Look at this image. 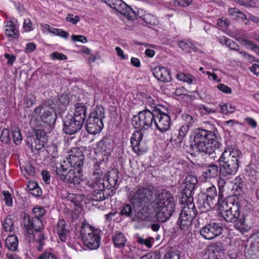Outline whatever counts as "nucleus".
<instances>
[{
    "instance_id": "obj_1",
    "label": "nucleus",
    "mask_w": 259,
    "mask_h": 259,
    "mask_svg": "<svg viewBox=\"0 0 259 259\" xmlns=\"http://www.w3.org/2000/svg\"><path fill=\"white\" fill-rule=\"evenodd\" d=\"M84 156L81 150L74 148L67 158L56 166V172L58 178L65 183L77 185L83 180L82 166Z\"/></svg>"
},
{
    "instance_id": "obj_2",
    "label": "nucleus",
    "mask_w": 259,
    "mask_h": 259,
    "mask_svg": "<svg viewBox=\"0 0 259 259\" xmlns=\"http://www.w3.org/2000/svg\"><path fill=\"white\" fill-rule=\"evenodd\" d=\"M155 119V109L151 112L144 110L139 112L138 115H134L132 119V124L135 128L140 130L133 133L131 139V144L133 151L138 155L145 153L148 148L143 145L142 131L152 128Z\"/></svg>"
},
{
    "instance_id": "obj_3",
    "label": "nucleus",
    "mask_w": 259,
    "mask_h": 259,
    "mask_svg": "<svg viewBox=\"0 0 259 259\" xmlns=\"http://www.w3.org/2000/svg\"><path fill=\"white\" fill-rule=\"evenodd\" d=\"M151 205L154 209L156 220L163 223L171 216L176 204L173 195L169 192L163 191L157 195Z\"/></svg>"
},
{
    "instance_id": "obj_4",
    "label": "nucleus",
    "mask_w": 259,
    "mask_h": 259,
    "mask_svg": "<svg viewBox=\"0 0 259 259\" xmlns=\"http://www.w3.org/2000/svg\"><path fill=\"white\" fill-rule=\"evenodd\" d=\"M234 198H228L222 204L223 217L226 222L235 223L234 227L239 231L242 233L247 232L250 229V227L246 224L244 217L239 218L240 216V204Z\"/></svg>"
},
{
    "instance_id": "obj_5",
    "label": "nucleus",
    "mask_w": 259,
    "mask_h": 259,
    "mask_svg": "<svg viewBox=\"0 0 259 259\" xmlns=\"http://www.w3.org/2000/svg\"><path fill=\"white\" fill-rule=\"evenodd\" d=\"M194 142L197 150L204 154H212L220 146L214 133L201 128L194 131Z\"/></svg>"
},
{
    "instance_id": "obj_6",
    "label": "nucleus",
    "mask_w": 259,
    "mask_h": 259,
    "mask_svg": "<svg viewBox=\"0 0 259 259\" xmlns=\"http://www.w3.org/2000/svg\"><path fill=\"white\" fill-rule=\"evenodd\" d=\"M240 152L237 149H226L218 160L220 173L227 178L236 174L239 167L238 158Z\"/></svg>"
},
{
    "instance_id": "obj_7",
    "label": "nucleus",
    "mask_w": 259,
    "mask_h": 259,
    "mask_svg": "<svg viewBox=\"0 0 259 259\" xmlns=\"http://www.w3.org/2000/svg\"><path fill=\"white\" fill-rule=\"evenodd\" d=\"M102 232L88 224H83L81 235L84 245L90 250L98 249L100 245Z\"/></svg>"
},
{
    "instance_id": "obj_8",
    "label": "nucleus",
    "mask_w": 259,
    "mask_h": 259,
    "mask_svg": "<svg viewBox=\"0 0 259 259\" xmlns=\"http://www.w3.org/2000/svg\"><path fill=\"white\" fill-rule=\"evenodd\" d=\"M153 191L149 188L138 187L135 192L130 193L128 200L134 207H138L148 204L153 198Z\"/></svg>"
},
{
    "instance_id": "obj_9",
    "label": "nucleus",
    "mask_w": 259,
    "mask_h": 259,
    "mask_svg": "<svg viewBox=\"0 0 259 259\" xmlns=\"http://www.w3.org/2000/svg\"><path fill=\"white\" fill-rule=\"evenodd\" d=\"M171 121L169 115L163 112L159 108L155 109L154 125L161 132L167 131L170 125Z\"/></svg>"
},
{
    "instance_id": "obj_10",
    "label": "nucleus",
    "mask_w": 259,
    "mask_h": 259,
    "mask_svg": "<svg viewBox=\"0 0 259 259\" xmlns=\"http://www.w3.org/2000/svg\"><path fill=\"white\" fill-rule=\"evenodd\" d=\"M180 202L181 203L184 204V206L183 207L180 214L182 215L184 218L193 221L197 212L194 203L193 202V198L191 196L184 195L182 196Z\"/></svg>"
},
{
    "instance_id": "obj_11",
    "label": "nucleus",
    "mask_w": 259,
    "mask_h": 259,
    "mask_svg": "<svg viewBox=\"0 0 259 259\" xmlns=\"http://www.w3.org/2000/svg\"><path fill=\"white\" fill-rule=\"evenodd\" d=\"M108 5L111 8L124 15L128 19L133 20L136 18V11L121 0H112V3Z\"/></svg>"
},
{
    "instance_id": "obj_12",
    "label": "nucleus",
    "mask_w": 259,
    "mask_h": 259,
    "mask_svg": "<svg viewBox=\"0 0 259 259\" xmlns=\"http://www.w3.org/2000/svg\"><path fill=\"white\" fill-rule=\"evenodd\" d=\"M222 231L223 228L220 224L213 223L202 227L200 230V234L205 239L211 240L220 235Z\"/></svg>"
},
{
    "instance_id": "obj_13",
    "label": "nucleus",
    "mask_w": 259,
    "mask_h": 259,
    "mask_svg": "<svg viewBox=\"0 0 259 259\" xmlns=\"http://www.w3.org/2000/svg\"><path fill=\"white\" fill-rule=\"evenodd\" d=\"M63 131L67 134L72 135L79 132L83 125V122L72 117L71 115H67L63 120Z\"/></svg>"
},
{
    "instance_id": "obj_14",
    "label": "nucleus",
    "mask_w": 259,
    "mask_h": 259,
    "mask_svg": "<svg viewBox=\"0 0 259 259\" xmlns=\"http://www.w3.org/2000/svg\"><path fill=\"white\" fill-rule=\"evenodd\" d=\"M95 180L93 185L95 191H98L95 195L97 200H103L105 199L103 191L105 190V184L102 179V172L100 168H96L94 171Z\"/></svg>"
},
{
    "instance_id": "obj_15",
    "label": "nucleus",
    "mask_w": 259,
    "mask_h": 259,
    "mask_svg": "<svg viewBox=\"0 0 259 259\" xmlns=\"http://www.w3.org/2000/svg\"><path fill=\"white\" fill-rule=\"evenodd\" d=\"M24 225L27 229L28 233L31 234V229L39 232L44 228L41 220L37 218L30 219L28 214H25L23 219Z\"/></svg>"
},
{
    "instance_id": "obj_16",
    "label": "nucleus",
    "mask_w": 259,
    "mask_h": 259,
    "mask_svg": "<svg viewBox=\"0 0 259 259\" xmlns=\"http://www.w3.org/2000/svg\"><path fill=\"white\" fill-rule=\"evenodd\" d=\"M190 129L189 124H182L179 129L178 135H172L171 137V141L173 142L174 145H176L177 147L181 149L184 148V139Z\"/></svg>"
},
{
    "instance_id": "obj_17",
    "label": "nucleus",
    "mask_w": 259,
    "mask_h": 259,
    "mask_svg": "<svg viewBox=\"0 0 259 259\" xmlns=\"http://www.w3.org/2000/svg\"><path fill=\"white\" fill-rule=\"evenodd\" d=\"M104 126L102 120L89 116L85 124L87 131L90 134L99 133Z\"/></svg>"
},
{
    "instance_id": "obj_18",
    "label": "nucleus",
    "mask_w": 259,
    "mask_h": 259,
    "mask_svg": "<svg viewBox=\"0 0 259 259\" xmlns=\"http://www.w3.org/2000/svg\"><path fill=\"white\" fill-rule=\"evenodd\" d=\"M97 150L107 157L109 156L113 149V141L110 138H105L100 141L97 145Z\"/></svg>"
},
{
    "instance_id": "obj_19",
    "label": "nucleus",
    "mask_w": 259,
    "mask_h": 259,
    "mask_svg": "<svg viewBox=\"0 0 259 259\" xmlns=\"http://www.w3.org/2000/svg\"><path fill=\"white\" fill-rule=\"evenodd\" d=\"M223 250V246L221 243L212 244L208 247L205 252L204 259H221Z\"/></svg>"
},
{
    "instance_id": "obj_20",
    "label": "nucleus",
    "mask_w": 259,
    "mask_h": 259,
    "mask_svg": "<svg viewBox=\"0 0 259 259\" xmlns=\"http://www.w3.org/2000/svg\"><path fill=\"white\" fill-rule=\"evenodd\" d=\"M152 71L155 77L161 81L169 82L171 80L169 70L164 67L156 66Z\"/></svg>"
},
{
    "instance_id": "obj_21",
    "label": "nucleus",
    "mask_w": 259,
    "mask_h": 259,
    "mask_svg": "<svg viewBox=\"0 0 259 259\" xmlns=\"http://www.w3.org/2000/svg\"><path fill=\"white\" fill-rule=\"evenodd\" d=\"M137 16L149 26H156L159 23V21L155 16L142 9H139L136 11V17Z\"/></svg>"
},
{
    "instance_id": "obj_22",
    "label": "nucleus",
    "mask_w": 259,
    "mask_h": 259,
    "mask_svg": "<svg viewBox=\"0 0 259 259\" xmlns=\"http://www.w3.org/2000/svg\"><path fill=\"white\" fill-rule=\"evenodd\" d=\"M215 204L213 201L206 198L205 195L199 196L196 203L198 208L201 212H206L214 207Z\"/></svg>"
},
{
    "instance_id": "obj_23",
    "label": "nucleus",
    "mask_w": 259,
    "mask_h": 259,
    "mask_svg": "<svg viewBox=\"0 0 259 259\" xmlns=\"http://www.w3.org/2000/svg\"><path fill=\"white\" fill-rule=\"evenodd\" d=\"M201 189L204 192L203 195H205L206 198L213 201L216 203L217 192L215 186L211 183H205L202 185Z\"/></svg>"
},
{
    "instance_id": "obj_24",
    "label": "nucleus",
    "mask_w": 259,
    "mask_h": 259,
    "mask_svg": "<svg viewBox=\"0 0 259 259\" xmlns=\"http://www.w3.org/2000/svg\"><path fill=\"white\" fill-rule=\"evenodd\" d=\"M197 183V179L196 177L193 175H189L187 176L185 182V188L184 189V193L182 194L186 195L188 196H191L193 190L194 189Z\"/></svg>"
},
{
    "instance_id": "obj_25",
    "label": "nucleus",
    "mask_w": 259,
    "mask_h": 259,
    "mask_svg": "<svg viewBox=\"0 0 259 259\" xmlns=\"http://www.w3.org/2000/svg\"><path fill=\"white\" fill-rule=\"evenodd\" d=\"M134 209L135 211L137 212L136 217L139 220L148 221L151 220L152 217L149 212L147 204L139 205L138 207H134Z\"/></svg>"
},
{
    "instance_id": "obj_26",
    "label": "nucleus",
    "mask_w": 259,
    "mask_h": 259,
    "mask_svg": "<svg viewBox=\"0 0 259 259\" xmlns=\"http://www.w3.org/2000/svg\"><path fill=\"white\" fill-rule=\"evenodd\" d=\"M55 231L61 241L65 242L66 237L69 232L68 226L65 220L63 219L59 220L55 229Z\"/></svg>"
},
{
    "instance_id": "obj_27",
    "label": "nucleus",
    "mask_w": 259,
    "mask_h": 259,
    "mask_svg": "<svg viewBox=\"0 0 259 259\" xmlns=\"http://www.w3.org/2000/svg\"><path fill=\"white\" fill-rule=\"evenodd\" d=\"M87 107L82 103H77L74 107V112L72 117L84 123L86 118Z\"/></svg>"
},
{
    "instance_id": "obj_28",
    "label": "nucleus",
    "mask_w": 259,
    "mask_h": 259,
    "mask_svg": "<svg viewBox=\"0 0 259 259\" xmlns=\"http://www.w3.org/2000/svg\"><path fill=\"white\" fill-rule=\"evenodd\" d=\"M5 27L6 34L8 37L15 39L19 37V30L17 29L15 24L12 21H8Z\"/></svg>"
},
{
    "instance_id": "obj_29",
    "label": "nucleus",
    "mask_w": 259,
    "mask_h": 259,
    "mask_svg": "<svg viewBox=\"0 0 259 259\" xmlns=\"http://www.w3.org/2000/svg\"><path fill=\"white\" fill-rule=\"evenodd\" d=\"M218 174V166L214 164H209L204 168L203 172V176L206 178L209 179L216 177Z\"/></svg>"
},
{
    "instance_id": "obj_30",
    "label": "nucleus",
    "mask_w": 259,
    "mask_h": 259,
    "mask_svg": "<svg viewBox=\"0 0 259 259\" xmlns=\"http://www.w3.org/2000/svg\"><path fill=\"white\" fill-rule=\"evenodd\" d=\"M5 245L9 250L16 251L18 246L17 237L15 235L8 236L5 240Z\"/></svg>"
},
{
    "instance_id": "obj_31",
    "label": "nucleus",
    "mask_w": 259,
    "mask_h": 259,
    "mask_svg": "<svg viewBox=\"0 0 259 259\" xmlns=\"http://www.w3.org/2000/svg\"><path fill=\"white\" fill-rule=\"evenodd\" d=\"M192 220L186 218H184L182 215L180 214L179 219L177 221V224L179 228L184 231H189L191 230Z\"/></svg>"
},
{
    "instance_id": "obj_32",
    "label": "nucleus",
    "mask_w": 259,
    "mask_h": 259,
    "mask_svg": "<svg viewBox=\"0 0 259 259\" xmlns=\"http://www.w3.org/2000/svg\"><path fill=\"white\" fill-rule=\"evenodd\" d=\"M112 240L116 247H123L126 244V239L124 235L121 232H118L112 237Z\"/></svg>"
},
{
    "instance_id": "obj_33",
    "label": "nucleus",
    "mask_w": 259,
    "mask_h": 259,
    "mask_svg": "<svg viewBox=\"0 0 259 259\" xmlns=\"http://www.w3.org/2000/svg\"><path fill=\"white\" fill-rule=\"evenodd\" d=\"M177 78L181 81L187 82L189 84L196 83L195 77L190 73L186 74L182 72H178L176 75Z\"/></svg>"
},
{
    "instance_id": "obj_34",
    "label": "nucleus",
    "mask_w": 259,
    "mask_h": 259,
    "mask_svg": "<svg viewBox=\"0 0 259 259\" xmlns=\"http://www.w3.org/2000/svg\"><path fill=\"white\" fill-rule=\"evenodd\" d=\"M89 116L102 120L105 118V109L102 106H97L96 108L91 112Z\"/></svg>"
},
{
    "instance_id": "obj_35",
    "label": "nucleus",
    "mask_w": 259,
    "mask_h": 259,
    "mask_svg": "<svg viewBox=\"0 0 259 259\" xmlns=\"http://www.w3.org/2000/svg\"><path fill=\"white\" fill-rule=\"evenodd\" d=\"M3 227L5 231L7 232H11L14 231V219L11 215L8 216L4 220Z\"/></svg>"
},
{
    "instance_id": "obj_36",
    "label": "nucleus",
    "mask_w": 259,
    "mask_h": 259,
    "mask_svg": "<svg viewBox=\"0 0 259 259\" xmlns=\"http://www.w3.org/2000/svg\"><path fill=\"white\" fill-rule=\"evenodd\" d=\"M47 141V138H42V139L34 138L31 143V147L36 150H39L44 146Z\"/></svg>"
},
{
    "instance_id": "obj_37",
    "label": "nucleus",
    "mask_w": 259,
    "mask_h": 259,
    "mask_svg": "<svg viewBox=\"0 0 259 259\" xmlns=\"http://www.w3.org/2000/svg\"><path fill=\"white\" fill-rule=\"evenodd\" d=\"M35 242L37 244L36 248L37 250H41L42 249V246L45 244V238L44 235L41 233H38L34 235Z\"/></svg>"
},
{
    "instance_id": "obj_38",
    "label": "nucleus",
    "mask_w": 259,
    "mask_h": 259,
    "mask_svg": "<svg viewBox=\"0 0 259 259\" xmlns=\"http://www.w3.org/2000/svg\"><path fill=\"white\" fill-rule=\"evenodd\" d=\"M241 43L247 49H250L256 53L259 52V47L254 44L251 41L248 39L240 38Z\"/></svg>"
},
{
    "instance_id": "obj_39",
    "label": "nucleus",
    "mask_w": 259,
    "mask_h": 259,
    "mask_svg": "<svg viewBox=\"0 0 259 259\" xmlns=\"http://www.w3.org/2000/svg\"><path fill=\"white\" fill-rule=\"evenodd\" d=\"M178 45L180 48L186 52H189L194 48L193 42L190 40L179 41Z\"/></svg>"
},
{
    "instance_id": "obj_40",
    "label": "nucleus",
    "mask_w": 259,
    "mask_h": 259,
    "mask_svg": "<svg viewBox=\"0 0 259 259\" xmlns=\"http://www.w3.org/2000/svg\"><path fill=\"white\" fill-rule=\"evenodd\" d=\"M36 97L30 93L27 95L24 99V106L25 108H30L36 102Z\"/></svg>"
},
{
    "instance_id": "obj_41",
    "label": "nucleus",
    "mask_w": 259,
    "mask_h": 259,
    "mask_svg": "<svg viewBox=\"0 0 259 259\" xmlns=\"http://www.w3.org/2000/svg\"><path fill=\"white\" fill-rule=\"evenodd\" d=\"M222 39L225 41L226 46L230 49L237 51L239 54V51H242V50H240L239 46L232 39L226 38L225 36H224Z\"/></svg>"
},
{
    "instance_id": "obj_42",
    "label": "nucleus",
    "mask_w": 259,
    "mask_h": 259,
    "mask_svg": "<svg viewBox=\"0 0 259 259\" xmlns=\"http://www.w3.org/2000/svg\"><path fill=\"white\" fill-rule=\"evenodd\" d=\"M11 140L10 131L8 129L4 128L1 133V141L4 144H8Z\"/></svg>"
},
{
    "instance_id": "obj_43",
    "label": "nucleus",
    "mask_w": 259,
    "mask_h": 259,
    "mask_svg": "<svg viewBox=\"0 0 259 259\" xmlns=\"http://www.w3.org/2000/svg\"><path fill=\"white\" fill-rule=\"evenodd\" d=\"M52 116V112L50 110L45 108L40 119L45 122H51Z\"/></svg>"
},
{
    "instance_id": "obj_44",
    "label": "nucleus",
    "mask_w": 259,
    "mask_h": 259,
    "mask_svg": "<svg viewBox=\"0 0 259 259\" xmlns=\"http://www.w3.org/2000/svg\"><path fill=\"white\" fill-rule=\"evenodd\" d=\"M12 136L14 142L16 145L19 144L22 140V135L20 130L18 128H15L13 130Z\"/></svg>"
},
{
    "instance_id": "obj_45",
    "label": "nucleus",
    "mask_w": 259,
    "mask_h": 259,
    "mask_svg": "<svg viewBox=\"0 0 259 259\" xmlns=\"http://www.w3.org/2000/svg\"><path fill=\"white\" fill-rule=\"evenodd\" d=\"M152 239L151 238L144 239L142 237H139L137 238V242L139 244L146 246L147 248H150L152 246Z\"/></svg>"
},
{
    "instance_id": "obj_46",
    "label": "nucleus",
    "mask_w": 259,
    "mask_h": 259,
    "mask_svg": "<svg viewBox=\"0 0 259 259\" xmlns=\"http://www.w3.org/2000/svg\"><path fill=\"white\" fill-rule=\"evenodd\" d=\"M133 213V209L131 205L125 204L121 210L120 214L126 217H131Z\"/></svg>"
},
{
    "instance_id": "obj_47",
    "label": "nucleus",
    "mask_w": 259,
    "mask_h": 259,
    "mask_svg": "<svg viewBox=\"0 0 259 259\" xmlns=\"http://www.w3.org/2000/svg\"><path fill=\"white\" fill-rule=\"evenodd\" d=\"M118 176L117 174H111L109 175L107 182L111 187H114L117 183Z\"/></svg>"
},
{
    "instance_id": "obj_48",
    "label": "nucleus",
    "mask_w": 259,
    "mask_h": 259,
    "mask_svg": "<svg viewBox=\"0 0 259 259\" xmlns=\"http://www.w3.org/2000/svg\"><path fill=\"white\" fill-rule=\"evenodd\" d=\"M32 211L34 215V218H37L38 219L41 218L46 212L45 209L43 207H34Z\"/></svg>"
},
{
    "instance_id": "obj_49",
    "label": "nucleus",
    "mask_w": 259,
    "mask_h": 259,
    "mask_svg": "<svg viewBox=\"0 0 259 259\" xmlns=\"http://www.w3.org/2000/svg\"><path fill=\"white\" fill-rule=\"evenodd\" d=\"M23 28L25 32H29L33 29V25L30 19L27 18L24 20Z\"/></svg>"
},
{
    "instance_id": "obj_50",
    "label": "nucleus",
    "mask_w": 259,
    "mask_h": 259,
    "mask_svg": "<svg viewBox=\"0 0 259 259\" xmlns=\"http://www.w3.org/2000/svg\"><path fill=\"white\" fill-rule=\"evenodd\" d=\"M3 195L4 196V200L6 204L8 206H11L13 204V200L11 194L8 191H4Z\"/></svg>"
},
{
    "instance_id": "obj_51",
    "label": "nucleus",
    "mask_w": 259,
    "mask_h": 259,
    "mask_svg": "<svg viewBox=\"0 0 259 259\" xmlns=\"http://www.w3.org/2000/svg\"><path fill=\"white\" fill-rule=\"evenodd\" d=\"M53 34L54 35L60 36L61 37H62L65 39H67L69 36V34L67 32H66L61 29L56 28H55V29L54 30V32Z\"/></svg>"
},
{
    "instance_id": "obj_52",
    "label": "nucleus",
    "mask_w": 259,
    "mask_h": 259,
    "mask_svg": "<svg viewBox=\"0 0 259 259\" xmlns=\"http://www.w3.org/2000/svg\"><path fill=\"white\" fill-rule=\"evenodd\" d=\"M50 58L52 60H65L67 59L66 55L57 52L50 54Z\"/></svg>"
},
{
    "instance_id": "obj_53",
    "label": "nucleus",
    "mask_w": 259,
    "mask_h": 259,
    "mask_svg": "<svg viewBox=\"0 0 259 259\" xmlns=\"http://www.w3.org/2000/svg\"><path fill=\"white\" fill-rule=\"evenodd\" d=\"M183 121L185 122L184 124H189V127L194 123V120L191 115L188 114H184L182 117Z\"/></svg>"
},
{
    "instance_id": "obj_54",
    "label": "nucleus",
    "mask_w": 259,
    "mask_h": 259,
    "mask_svg": "<svg viewBox=\"0 0 259 259\" xmlns=\"http://www.w3.org/2000/svg\"><path fill=\"white\" fill-rule=\"evenodd\" d=\"M220 112L223 114H227L233 112V108L230 106V109L228 108V105L226 104H220L219 105Z\"/></svg>"
},
{
    "instance_id": "obj_55",
    "label": "nucleus",
    "mask_w": 259,
    "mask_h": 259,
    "mask_svg": "<svg viewBox=\"0 0 259 259\" xmlns=\"http://www.w3.org/2000/svg\"><path fill=\"white\" fill-rule=\"evenodd\" d=\"M37 259H57L56 256L51 251H46Z\"/></svg>"
},
{
    "instance_id": "obj_56",
    "label": "nucleus",
    "mask_w": 259,
    "mask_h": 259,
    "mask_svg": "<svg viewBox=\"0 0 259 259\" xmlns=\"http://www.w3.org/2000/svg\"><path fill=\"white\" fill-rule=\"evenodd\" d=\"M4 57L7 60V64L10 65H12L16 60V57L13 54L5 53Z\"/></svg>"
},
{
    "instance_id": "obj_57",
    "label": "nucleus",
    "mask_w": 259,
    "mask_h": 259,
    "mask_svg": "<svg viewBox=\"0 0 259 259\" xmlns=\"http://www.w3.org/2000/svg\"><path fill=\"white\" fill-rule=\"evenodd\" d=\"M72 40L74 41H80L82 43H86L87 42V38L85 36L81 35H74L71 36Z\"/></svg>"
},
{
    "instance_id": "obj_58",
    "label": "nucleus",
    "mask_w": 259,
    "mask_h": 259,
    "mask_svg": "<svg viewBox=\"0 0 259 259\" xmlns=\"http://www.w3.org/2000/svg\"><path fill=\"white\" fill-rule=\"evenodd\" d=\"M80 20V18L77 16H75L73 14H68L66 18V20L67 21L71 22L73 24H76Z\"/></svg>"
},
{
    "instance_id": "obj_59",
    "label": "nucleus",
    "mask_w": 259,
    "mask_h": 259,
    "mask_svg": "<svg viewBox=\"0 0 259 259\" xmlns=\"http://www.w3.org/2000/svg\"><path fill=\"white\" fill-rule=\"evenodd\" d=\"M245 121L246 123L252 128H255L257 126V122L252 118L246 117Z\"/></svg>"
},
{
    "instance_id": "obj_60",
    "label": "nucleus",
    "mask_w": 259,
    "mask_h": 259,
    "mask_svg": "<svg viewBox=\"0 0 259 259\" xmlns=\"http://www.w3.org/2000/svg\"><path fill=\"white\" fill-rule=\"evenodd\" d=\"M239 54L244 59L247 60L248 61L252 62V61H255L254 60V57L246 53L245 51H239Z\"/></svg>"
},
{
    "instance_id": "obj_61",
    "label": "nucleus",
    "mask_w": 259,
    "mask_h": 259,
    "mask_svg": "<svg viewBox=\"0 0 259 259\" xmlns=\"http://www.w3.org/2000/svg\"><path fill=\"white\" fill-rule=\"evenodd\" d=\"M36 48V46L34 43L29 42L26 44L25 51L26 53H30L33 52Z\"/></svg>"
},
{
    "instance_id": "obj_62",
    "label": "nucleus",
    "mask_w": 259,
    "mask_h": 259,
    "mask_svg": "<svg viewBox=\"0 0 259 259\" xmlns=\"http://www.w3.org/2000/svg\"><path fill=\"white\" fill-rule=\"evenodd\" d=\"M191 2V0H175V4L184 7L189 6Z\"/></svg>"
},
{
    "instance_id": "obj_63",
    "label": "nucleus",
    "mask_w": 259,
    "mask_h": 259,
    "mask_svg": "<svg viewBox=\"0 0 259 259\" xmlns=\"http://www.w3.org/2000/svg\"><path fill=\"white\" fill-rule=\"evenodd\" d=\"M218 88L222 92L228 94L231 92V89L228 86L224 84H219L217 85Z\"/></svg>"
},
{
    "instance_id": "obj_64",
    "label": "nucleus",
    "mask_w": 259,
    "mask_h": 259,
    "mask_svg": "<svg viewBox=\"0 0 259 259\" xmlns=\"http://www.w3.org/2000/svg\"><path fill=\"white\" fill-rule=\"evenodd\" d=\"M257 62V64L254 63L250 67V71L257 75H259V61Z\"/></svg>"
}]
</instances>
